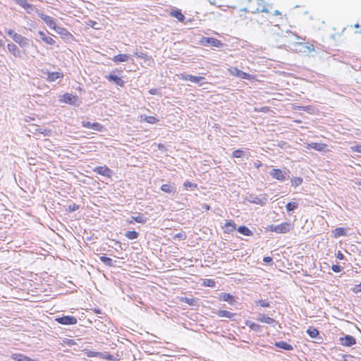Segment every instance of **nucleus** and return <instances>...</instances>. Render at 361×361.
Wrapping results in <instances>:
<instances>
[{
	"mask_svg": "<svg viewBox=\"0 0 361 361\" xmlns=\"http://www.w3.org/2000/svg\"><path fill=\"white\" fill-rule=\"evenodd\" d=\"M257 8H262V10H259V12H267V9L265 8L264 3L263 0H260V2H257L255 6Z\"/></svg>",
	"mask_w": 361,
	"mask_h": 361,
	"instance_id": "obj_42",
	"label": "nucleus"
},
{
	"mask_svg": "<svg viewBox=\"0 0 361 361\" xmlns=\"http://www.w3.org/2000/svg\"><path fill=\"white\" fill-rule=\"evenodd\" d=\"M79 205L76 204L75 203L71 204L68 205V211L69 212H73L79 209Z\"/></svg>",
	"mask_w": 361,
	"mask_h": 361,
	"instance_id": "obj_47",
	"label": "nucleus"
},
{
	"mask_svg": "<svg viewBox=\"0 0 361 361\" xmlns=\"http://www.w3.org/2000/svg\"><path fill=\"white\" fill-rule=\"evenodd\" d=\"M257 320L260 322H262V323L273 325L274 326L278 324V322L276 320H275L274 319H273L270 317L266 316L264 314H261V313H259L258 314Z\"/></svg>",
	"mask_w": 361,
	"mask_h": 361,
	"instance_id": "obj_16",
	"label": "nucleus"
},
{
	"mask_svg": "<svg viewBox=\"0 0 361 361\" xmlns=\"http://www.w3.org/2000/svg\"><path fill=\"white\" fill-rule=\"evenodd\" d=\"M131 219L128 221L129 223H133V221H136L137 223L140 224H145L148 219L143 214H139L137 216H131Z\"/></svg>",
	"mask_w": 361,
	"mask_h": 361,
	"instance_id": "obj_23",
	"label": "nucleus"
},
{
	"mask_svg": "<svg viewBox=\"0 0 361 361\" xmlns=\"http://www.w3.org/2000/svg\"><path fill=\"white\" fill-rule=\"evenodd\" d=\"M275 345L285 350H292L293 349V346L290 344L283 341L276 342Z\"/></svg>",
	"mask_w": 361,
	"mask_h": 361,
	"instance_id": "obj_29",
	"label": "nucleus"
},
{
	"mask_svg": "<svg viewBox=\"0 0 361 361\" xmlns=\"http://www.w3.org/2000/svg\"><path fill=\"white\" fill-rule=\"evenodd\" d=\"M255 302L262 307H268L270 306V303L265 300H259L256 301Z\"/></svg>",
	"mask_w": 361,
	"mask_h": 361,
	"instance_id": "obj_45",
	"label": "nucleus"
},
{
	"mask_svg": "<svg viewBox=\"0 0 361 361\" xmlns=\"http://www.w3.org/2000/svg\"><path fill=\"white\" fill-rule=\"evenodd\" d=\"M279 24L276 25V27L278 30H281V32L278 30H274L275 33H276L279 36L282 37H290L289 42L293 44L295 50L298 52L308 54L314 50V47L312 44L305 43L304 42H300V39L305 41V39H302L301 37L297 35L295 32H292L290 30L287 29L286 30H281V28L279 26Z\"/></svg>",
	"mask_w": 361,
	"mask_h": 361,
	"instance_id": "obj_1",
	"label": "nucleus"
},
{
	"mask_svg": "<svg viewBox=\"0 0 361 361\" xmlns=\"http://www.w3.org/2000/svg\"><path fill=\"white\" fill-rule=\"evenodd\" d=\"M44 74H46L47 77L46 80L49 82L56 81L57 79L62 78L63 73L62 72H50L49 71H42Z\"/></svg>",
	"mask_w": 361,
	"mask_h": 361,
	"instance_id": "obj_11",
	"label": "nucleus"
},
{
	"mask_svg": "<svg viewBox=\"0 0 361 361\" xmlns=\"http://www.w3.org/2000/svg\"><path fill=\"white\" fill-rule=\"evenodd\" d=\"M16 4L24 8L27 13L37 11V8L33 5L28 3L27 0H13Z\"/></svg>",
	"mask_w": 361,
	"mask_h": 361,
	"instance_id": "obj_13",
	"label": "nucleus"
},
{
	"mask_svg": "<svg viewBox=\"0 0 361 361\" xmlns=\"http://www.w3.org/2000/svg\"><path fill=\"white\" fill-rule=\"evenodd\" d=\"M7 48L13 56L18 57L20 56L21 51L16 44L13 43L8 44Z\"/></svg>",
	"mask_w": 361,
	"mask_h": 361,
	"instance_id": "obj_25",
	"label": "nucleus"
},
{
	"mask_svg": "<svg viewBox=\"0 0 361 361\" xmlns=\"http://www.w3.org/2000/svg\"><path fill=\"white\" fill-rule=\"evenodd\" d=\"M353 152L361 153V145H356L351 147Z\"/></svg>",
	"mask_w": 361,
	"mask_h": 361,
	"instance_id": "obj_53",
	"label": "nucleus"
},
{
	"mask_svg": "<svg viewBox=\"0 0 361 361\" xmlns=\"http://www.w3.org/2000/svg\"><path fill=\"white\" fill-rule=\"evenodd\" d=\"M169 15L180 22H183L185 20V16L182 11L176 8H171L169 11Z\"/></svg>",
	"mask_w": 361,
	"mask_h": 361,
	"instance_id": "obj_19",
	"label": "nucleus"
},
{
	"mask_svg": "<svg viewBox=\"0 0 361 361\" xmlns=\"http://www.w3.org/2000/svg\"><path fill=\"white\" fill-rule=\"evenodd\" d=\"M245 325L250 328L252 330L255 331V332L261 331L262 326L252 321L247 320L245 322Z\"/></svg>",
	"mask_w": 361,
	"mask_h": 361,
	"instance_id": "obj_30",
	"label": "nucleus"
},
{
	"mask_svg": "<svg viewBox=\"0 0 361 361\" xmlns=\"http://www.w3.org/2000/svg\"><path fill=\"white\" fill-rule=\"evenodd\" d=\"M217 315L220 317H226L231 319H233L236 314L228 312L227 310H219L216 312Z\"/></svg>",
	"mask_w": 361,
	"mask_h": 361,
	"instance_id": "obj_27",
	"label": "nucleus"
},
{
	"mask_svg": "<svg viewBox=\"0 0 361 361\" xmlns=\"http://www.w3.org/2000/svg\"><path fill=\"white\" fill-rule=\"evenodd\" d=\"M219 300L228 302L231 305H233L235 302L234 296L230 293H222L220 295Z\"/></svg>",
	"mask_w": 361,
	"mask_h": 361,
	"instance_id": "obj_21",
	"label": "nucleus"
},
{
	"mask_svg": "<svg viewBox=\"0 0 361 361\" xmlns=\"http://www.w3.org/2000/svg\"><path fill=\"white\" fill-rule=\"evenodd\" d=\"M257 2H260V0H248L247 4L243 6L241 8V10L252 13H259V10H262V8H259L255 6ZM239 4H242L243 0H240Z\"/></svg>",
	"mask_w": 361,
	"mask_h": 361,
	"instance_id": "obj_4",
	"label": "nucleus"
},
{
	"mask_svg": "<svg viewBox=\"0 0 361 361\" xmlns=\"http://www.w3.org/2000/svg\"><path fill=\"white\" fill-rule=\"evenodd\" d=\"M355 27L357 29L356 32L361 33V28L358 30V29H360V24H355Z\"/></svg>",
	"mask_w": 361,
	"mask_h": 361,
	"instance_id": "obj_60",
	"label": "nucleus"
},
{
	"mask_svg": "<svg viewBox=\"0 0 361 361\" xmlns=\"http://www.w3.org/2000/svg\"><path fill=\"white\" fill-rule=\"evenodd\" d=\"M8 35H10L13 38V35L16 34L13 30H9L7 31Z\"/></svg>",
	"mask_w": 361,
	"mask_h": 361,
	"instance_id": "obj_58",
	"label": "nucleus"
},
{
	"mask_svg": "<svg viewBox=\"0 0 361 361\" xmlns=\"http://www.w3.org/2000/svg\"><path fill=\"white\" fill-rule=\"evenodd\" d=\"M134 54L137 56L138 58H141V59H146L147 57V54L144 53V52H139L137 51H135V52L134 53Z\"/></svg>",
	"mask_w": 361,
	"mask_h": 361,
	"instance_id": "obj_50",
	"label": "nucleus"
},
{
	"mask_svg": "<svg viewBox=\"0 0 361 361\" xmlns=\"http://www.w3.org/2000/svg\"><path fill=\"white\" fill-rule=\"evenodd\" d=\"M144 120L147 123H151V124L156 123L159 121V120L156 117L152 116H145Z\"/></svg>",
	"mask_w": 361,
	"mask_h": 361,
	"instance_id": "obj_40",
	"label": "nucleus"
},
{
	"mask_svg": "<svg viewBox=\"0 0 361 361\" xmlns=\"http://www.w3.org/2000/svg\"><path fill=\"white\" fill-rule=\"evenodd\" d=\"M50 27L53 25V28L61 36L62 38L70 40L73 36L66 29L60 27L57 24H48Z\"/></svg>",
	"mask_w": 361,
	"mask_h": 361,
	"instance_id": "obj_9",
	"label": "nucleus"
},
{
	"mask_svg": "<svg viewBox=\"0 0 361 361\" xmlns=\"http://www.w3.org/2000/svg\"><path fill=\"white\" fill-rule=\"evenodd\" d=\"M263 261L267 264H270L271 262H272L273 259L271 257H264Z\"/></svg>",
	"mask_w": 361,
	"mask_h": 361,
	"instance_id": "obj_54",
	"label": "nucleus"
},
{
	"mask_svg": "<svg viewBox=\"0 0 361 361\" xmlns=\"http://www.w3.org/2000/svg\"><path fill=\"white\" fill-rule=\"evenodd\" d=\"M184 185V188L188 190V188H196L197 187V185L195 183H192V182H190L188 180H187L186 182L184 183L183 184Z\"/></svg>",
	"mask_w": 361,
	"mask_h": 361,
	"instance_id": "obj_44",
	"label": "nucleus"
},
{
	"mask_svg": "<svg viewBox=\"0 0 361 361\" xmlns=\"http://www.w3.org/2000/svg\"><path fill=\"white\" fill-rule=\"evenodd\" d=\"M93 171L95 173L107 178H111L113 175L112 170L108 168L106 166H97L94 169Z\"/></svg>",
	"mask_w": 361,
	"mask_h": 361,
	"instance_id": "obj_12",
	"label": "nucleus"
},
{
	"mask_svg": "<svg viewBox=\"0 0 361 361\" xmlns=\"http://www.w3.org/2000/svg\"><path fill=\"white\" fill-rule=\"evenodd\" d=\"M269 175L274 179L283 182L290 178V171L286 168L283 169H273L269 171Z\"/></svg>",
	"mask_w": 361,
	"mask_h": 361,
	"instance_id": "obj_2",
	"label": "nucleus"
},
{
	"mask_svg": "<svg viewBox=\"0 0 361 361\" xmlns=\"http://www.w3.org/2000/svg\"><path fill=\"white\" fill-rule=\"evenodd\" d=\"M22 37L23 36L19 34H15L13 35V39L18 44L20 42V39H22Z\"/></svg>",
	"mask_w": 361,
	"mask_h": 361,
	"instance_id": "obj_52",
	"label": "nucleus"
},
{
	"mask_svg": "<svg viewBox=\"0 0 361 361\" xmlns=\"http://www.w3.org/2000/svg\"><path fill=\"white\" fill-rule=\"evenodd\" d=\"M331 269L333 271L336 272V273H338L340 271H341V267L340 265H338V264H334L332 265L331 267Z\"/></svg>",
	"mask_w": 361,
	"mask_h": 361,
	"instance_id": "obj_51",
	"label": "nucleus"
},
{
	"mask_svg": "<svg viewBox=\"0 0 361 361\" xmlns=\"http://www.w3.org/2000/svg\"><path fill=\"white\" fill-rule=\"evenodd\" d=\"M99 24H94V23H92L91 24V27H93V28H95V29H101L102 27H96V25H98Z\"/></svg>",
	"mask_w": 361,
	"mask_h": 361,
	"instance_id": "obj_61",
	"label": "nucleus"
},
{
	"mask_svg": "<svg viewBox=\"0 0 361 361\" xmlns=\"http://www.w3.org/2000/svg\"><path fill=\"white\" fill-rule=\"evenodd\" d=\"M39 35L40 38L48 44L53 45L55 43V41L51 37L46 36L45 33L39 32Z\"/></svg>",
	"mask_w": 361,
	"mask_h": 361,
	"instance_id": "obj_33",
	"label": "nucleus"
},
{
	"mask_svg": "<svg viewBox=\"0 0 361 361\" xmlns=\"http://www.w3.org/2000/svg\"><path fill=\"white\" fill-rule=\"evenodd\" d=\"M352 291L354 293H361V283L357 284V285H355L352 288H351Z\"/></svg>",
	"mask_w": 361,
	"mask_h": 361,
	"instance_id": "obj_48",
	"label": "nucleus"
},
{
	"mask_svg": "<svg viewBox=\"0 0 361 361\" xmlns=\"http://www.w3.org/2000/svg\"><path fill=\"white\" fill-rule=\"evenodd\" d=\"M333 235L334 238H337L341 236H345L348 234V230L343 227H338L335 228L333 231Z\"/></svg>",
	"mask_w": 361,
	"mask_h": 361,
	"instance_id": "obj_22",
	"label": "nucleus"
},
{
	"mask_svg": "<svg viewBox=\"0 0 361 361\" xmlns=\"http://www.w3.org/2000/svg\"><path fill=\"white\" fill-rule=\"evenodd\" d=\"M245 154V152L242 149H236L233 152V157L235 158H240L243 157Z\"/></svg>",
	"mask_w": 361,
	"mask_h": 361,
	"instance_id": "obj_43",
	"label": "nucleus"
},
{
	"mask_svg": "<svg viewBox=\"0 0 361 361\" xmlns=\"http://www.w3.org/2000/svg\"><path fill=\"white\" fill-rule=\"evenodd\" d=\"M237 231L240 234L245 235V236H252L253 235V232L246 226H240Z\"/></svg>",
	"mask_w": 361,
	"mask_h": 361,
	"instance_id": "obj_26",
	"label": "nucleus"
},
{
	"mask_svg": "<svg viewBox=\"0 0 361 361\" xmlns=\"http://www.w3.org/2000/svg\"><path fill=\"white\" fill-rule=\"evenodd\" d=\"M357 185H360V186H361V181L357 182Z\"/></svg>",
	"mask_w": 361,
	"mask_h": 361,
	"instance_id": "obj_64",
	"label": "nucleus"
},
{
	"mask_svg": "<svg viewBox=\"0 0 361 361\" xmlns=\"http://www.w3.org/2000/svg\"><path fill=\"white\" fill-rule=\"evenodd\" d=\"M130 59V56L125 54H118L115 56L112 60L115 63L126 62Z\"/></svg>",
	"mask_w": 361,
	"mask_h": 361,
	"instance_id": "obj_28",
	"label": "nucleus"
},
{
	"mask_svg": "<svg viewBox=\"0 0 361 361\" xmlns=\"http://www.w3.org/2000/svg\"><path fill=\"white\" fill-rule=\"evenodd\" d=\"M56 322L62 325H73L75 324L78 322L77 318L73 316L64 315L56 318Z\"/></svg>",
	"mask_w": 361,
	"mask_h": 361,
	"instance_id": "obj_8",
	"label": "nucleus"
},
{
	"mask_svg": "<svg viewBox=\"0 0 361 361\" xmlns=\"http://www.w3.org/2000/svg\"><path fill=\"white\" fill-rule=\"evenodd\" d=\"M180 78L185 81H190L194 83H201V85L205 83V78L202 76H195L187 73H182L180 75Z\"/></svg>",
	"mask_w": 361,
	"mask_h": 361,
	"instance_id": "obj_7",
	"label": "nucleus"
},
{
	"mask_svg": "<svg viewBox=\"0 0 361 361\" xmlns=\"http://www.w3.org/2000/svg\"><path fill=\"white\" fill-rule=\"evenodd\" d=\"M11 358L16 361H33L34 360L23 354L20 353L12 354Z\"/></svg>",
	"mask_w": 361,
	"mask_h": 361,
	"instance_id": "obj_24",
	"label": "nucleus"
},
{
	"mask_svg": "<svg viewBox=\"0 0 361 361\" xmlns=\"http://www.w3.org/2000/svg\"><path fill=\"white\" fill-rule=\"evenodd\" d=\"M247 201L252 204H259L261 206L264 205L267 201V195L266 194L261 195L260 197H255L252 195H250L247 198Z\"/></svg>",
	"mask_w": 361,
	"mask_h": 361,
	"instance_id": "obj_10",
	"label": "nucleus"
},
{
	"mask_svg": "<svg viewBox=\"0 0 361 361\" xmlns=\"http://www.w3.org/2000/svg\"><path fill=\"white\" fill-rule=\"evenodd\" d=\"M274 15H276H276H281V13H280L279 11H275V12H274Z\"/></svg>",
	"mask_w": 361,
	"mask_h": 361,
	"instance_id": "obj_62",
	"label": "nucleus"
},
{
	"mask_svg": "<svg viewBox=\"0 0 361 361\" xmlns=\"http://www.w3.org/2000/svg\"><path fill=\"white\" fill-rule=\"evenodd\" d=\"M299 207V204L298 202H288L286 206V211L290 213L291 212H293L295 209H298Z\"/></svg>",
	"mask_w": 361,
	"mask_h": 361,
	"instance_id": "obj_34",
	"label": "nucleus"
},
{
	"mask_svg": "<svg viewBox=\"0 0 361 361\" xmlns=\"http://www.w3.org/2000/svg\"><path fill=\"white\" fill-rule=\"evenodd\" d=\"M254 166L256 168L259 169L262 166V163L260 161L257 160L256 162L254 163Z\"/></svg>",
	"mask_w": 361,
	"mask_h": 361,
	"instance_id": "obj_56",
	"label": "nucleus"
},
{
	"mask_svg": "<svg viewBox=\"0 0 361 361\" xmlns=\"http://www.w3.org/2000/svg\"><path fill=\"white\" fill-rule=\"evenodd\" d=\"M77 99L78 97L76 95H73L70 93H66L62 96V98H61L59 100L61 102L73 105L75 104Z\"/></svg>",
	"mask_w": 361,
	"mask_h": 361,
	"instance_id": "obj_17",
	"label": "nucleus"
},
{
	"mask_svg": "<svg viewBox=\"0 0 361 361\" xmlns=\"http://www.w3.org/2000/svg\"><path fill=\"white\" fill-rule=\"evenodd\" d=\"M291 228V224L288 222H283L278 225L270 226V231L277 233H286Z\"/></svg>",
	"mask_w": 361,
	"mask_h": 361,
	"instance_id": "obj_5",
	"label": "nucleus"
},
{
	"mask_svg": "<svg viewBox=\"0 0 361 361\" xmlns=\"http://www.w3.org/2000/svg\"><path fill=\"white\" fill-rule=\"evenodd\" d=\"M307 334L309 335V336L312 338H316L319 335V331L314 328V327H310L307 330Z\"/></svg>",
	"mask_w": 361,
	"mask_h": 361,
	"instance_id": "obj_35",
	"label": "nucleus"
},
{
	"mask_svg": "<svg viewBox=\"0 0 361 361\" xmlns=\"http://www.w3.org/2000/svg\"><path fill=\"white\" fill-rule=\"evenodd\" d=\"M326 145L323 143H317V142H312L308 144V148L314 149L317 151H323L325 148Z\"/></svg>",
	"mask_w": 361,
	"mask_h": 361,
	"instance_id": "obj_32",
	"label": "nucleus"
},
{
	"mask_svg": "<svg viewBox=\"0 0 361 361\" xmlns=\"http://www.w3.org/2000/svg\"><path fill=\"white\" fill-rule=\"evenodd\" d=\"M28 42H29V40L27 39H26L24 37H23L22 39H20V42H19L18 44L21 47H25L26 45L28 44Z\"/></svg>",
	"mask_w": 361,
	"mask_h": 361,
	"instance_id": "obj_49",
	"label": "nucleus"
},
{
	"mask_svg": "<svg viewBox=\"0 0 361 361\" xmlns=\"http://www.w3.org/2000/svg\"><path fill=\"white\" fill-rule=\"evenodd\" d=\"M182 301L185 302V303L191 305V306H195L197 305V300L194 298H182Z\"/></svg>",
	"mask_w": 361,
	"mask_h": 361,
	"instance_id": "obj_41",
	"label": "nucleus"
},
{
	"mask_svg": "<svg viewBox=\"0 0 361 361\" xmlns=\"http://www.w3.org/2000/svg\"><path fill=\"white\" fill-rule=\"evenodd\" d=\"M236 224L233 221L230 220L226 221L225 224V232L227 233H230L235 229Z\"/></svg>",
	"mask_w": 361,
	"mask_h": 361,
	"instance_id": "obj_31",
	"label": "nucleus"
},
{
	"mask_svg": "<svg viewBox=\"0 0 361 361\" xmlns=\"http://www.w3.org/2000/svg\"><path fill=\"white\" fill-rule=\"evenodd\" d=\"M149 94H152V95H155V94H157L158 93V90L157 89H151L149 91Z\"/></svg>",
	"mask_w": 361,
	"mask_h": 361,
	"instance_id": "obj_55",
	"label": "nucleus"
},
{
	"mask_svg": "<svg viewBox=\"0 0 361 361\" xmlns=\"http://www.w3.org/2000/svg\"><path fill=\"white\" fill-rule=\"evenodd\" d=\"M125 235L130 240H135L137 238L139 233L135 231H128L126 233Z\"/></svg>",
	"mask_w": 361,
	"mask_h": 361,
	"instance_id": "obj_38",
	"label": "nucleus"
},
{
	"mask_svg": "<svg viewBox=\"0 0 361 361\" xmlns=\"http://www.w3.org/2000/svg\"><path fill=\"white\" fill-rule=\"evenodd\" d=\"M100 261L106 266H109V267L114 266V262H113L112 259H111L110 257H108L106 256L100 257Z\"/></svg>",
	"mask_w": 361,
	"mask_h": 361,
	"instance_id": "obj_37",
	"label": "nucleus"
},
{
	"mask_svg": "<svg viewBox=\"0 0 361 361\" xmlns=\"http://www.w3.org/2000/svg\"><path fill=\"white\" fill-rule=\"evenodd\" d=\"M340 342L344 346L351 347L356 343V339L353 336L345 335L340 338Z\"/></svg>",
	"mask_w": 361,
	"mask_h": 361,
	"instance_id": "obj_15",
	"label": "nucleus"
},
{
	"mask_svg": "<svg viewBox=\"0 0 361 361\" xmlns=\"http://www.w3.org/2000/svg\"><path fill=\"white\" fill-rule=\"evenodd\" d=\"M203 284L206 286L214 288L215 286V281L212 279H205Z\"/></svg>",
	"mask_w": 361,
	"mask_h": 361,
	"instance_id": "obj_46",
	"label": "nucleus"
},
{
	"mask_svg": "<svg viewBox=\"0 0 361 361\" xmlns=\"http://www.w3.org/2000/svg\"><path fill=\"white\" fill-rule=\"evenodd\" d=\"M116 71L117 70H113L108 75L105 76V78L108 80L109 82H113L122 87L125 85V82L121 77L115 75Z\"/></svg>",
	"mask_w": 361,
	"mask_h": 361,
	"instance_id": "obj_6",
	"label": "nucleus"
},
{
	"mask_svg": "<svg viewBox=\"0 0 361 361\" xmlns=\"http://www.w3.org/2000/svg\"><path fill=\"white\" fill-rule=\"evenodd\" d=\"M230 73L231 75H234V76H237L240 78H242V79H247V80H249L251 78V75L245 72H243L240 70H239L238 68H231L230 69Z\"/></svg>",
	"mask_w": 361,
	"mask_h": 361,
	"instance_id": "obj_18",
	"label": "nucleus"
},
{
	"mask_svg": "<svg viewBox=\"0 0 361 361\" xmlns=\"http://www.w3.org/2000/svg\"><path fill=\"white\" fill-rule=\"evenodd\" d=\"M96 312L99 314V313H102V311H100L99 310H96Z\"/></svg>",
	"mask_w": 361,
	"mask_h": 361,
	"instance_id": "obj_63",
	"label": "nucleus"
},
{
	"mask_svg": "<svg viewBox=\"0 0 361 361\" xmlns=\"http://www.w3.org/2000/svg\"><path fill=\"white\" fill-rule=\"evenodd\" d=\"M199 44L203 46L214 47L218 48L223 47V43L220 40L213 37H202L199 40Z\"/></svg>",
	"mask_w": 361,
	"mask_h": 361,
	"instance_id": "obj_3",
	"label": "nucleus"
},
{
	"mask_svg": "<svg viewBox=\"0 0 361 361\" xmlns=\"http://www.w3.org/2000/svg\"><path fill=\"white\" fill-rule=\"evenodd\" d=\"M336 257L339 259H343L344 255L341 253V251H338V253L336 254Z\"/></svg>",
	"mask_w": 361,
	"mask_h": 361,
	"instance_id": "obj_57",
	"label": "nucleus"
},
{
	"mask_svg": "<svg viewBox=\"0 0 361 361\" xmlns=\"http://www.w3.org/2000/svg\"><path fill=\"white\" fill-rule=\"evenodd\" d=\"M161 190L166 193L175 194L176 192V187L174 183L164 184L161 186Z\"/></svg>",
	"mask_w": 361,
	"mask_h": 361,
	"instance_id": "obj_20",
	"label": "nucleus"
},
{
	"mask_svg": "<svg viewBox=\"0 0 361 361\" xmlns=\"http://www.w3.org/2000/svg\"><path fill=\"white\" fill-rule=\"evenodd\" d=\"M99 354L100 355L101 357L110 361H115L116 360V358L113 355H110L107 353H99Z\"/></svg>",
	"mask_w": 361,
	"mask_h": 361,
	"instance_id": "obj_39",
	"label": "nucleus"
},
{
	"mask_svg": "<svg viewBox=\"0 0 361 361\" xmlns=\"http://www.w3.org/2000/svg\"><path fill=\"white\" fill-rule=\"evenodd\" d=\"M82 126L86 128L92 129L97 131L102 132L104 126L99 123H91L90 121H82Z\"/></svg>",
	"mask_w": 361,
	"mask_h": 361,
	"instance_id": "obj_14",
	"label": "nucleus"
},
{
	"mask_svg": "<svg viewBox=\"0 0 361 361\" xmlns=\"http://www.w3.org/2000/svg\"><path fill=\"white\" fill-rule=\"evenodd\" d=\"M290 182L291 185L296 188L302 183L303 179L301 177H293L290 179Z\"/></svg>",
	"mask_w": 361,
	"mask_h": 361,
	"instance_id": "obj_36",
	"label": "nucleus"
},
{
	"mask_svg": "<svg viewBox=\"0 0 361 361\" xmlns=\"http://www.w3.org/2000/svg\"><path fill=\"white\" fill-rule=\"evenodd\" d=\"M175 238L183 239V235L181 233H178L175 235Z\"/></svg>",
	"mask_w": 361,
	"mask_h": 361,
	"instance_id": "obj_59",
	"label": "nucleus"
}]
</instances>
